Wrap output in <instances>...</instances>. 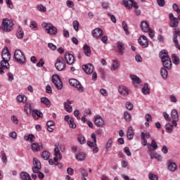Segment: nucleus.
I'll return each mask as SVG.
<instances>
[{
	"label": "nucleus",
	"mask_w": 180,
	"mask_h": 180,
	"mask_svg": "<svg viewBox=\"0 0 180 180\" xmlns=\"http://www.w3.org/2000/svg\"><path fill=\"white\" fill-rule=\"evenodd\" d=\"M2 60L0 65V74H4V70L9 68V60H11V53L6 47L3 49L1 53Z\"/></svg>",
	"instance_id": "nucleus-1"
},
{
	"label": "nucleus",
	"mask_w": 180,
	"mask_h": 180,
	"mask_svg": "<svg viewBox=\"0 0 180 180\" xmlns=\"http://www.w3.org/2000/svg\"><path fill=\"white\" fill-rule=\"evenodd\" d=\"M159 56L161 58L163 67L167 68V70H171L172 62H171V58H169V56H168V51H167V50H162L160 52Z\"/></svg>",
	"instance_id": "nucleus-2"
},
{
	"label": "nucleus",
	"mask_w": 180,
	"mask_h": 180,
	"mask_svg": "<svg viewBox=\"0 0 180 180\" xmlns=\"http://www.w3.org/2000/svg\"><path fill=\"white\" fill-rule=\"evenodd\" d=\"M41 26L43 29H45V32L48 33V34H57V29L53 24L50 22H43Z\"/></svg>",
	"instance_id": "nucleus-3"
},
{
	"label": "nucleus",
	"mask_w": 180,
	"mask_h": 180,
	"mask_svg": "<svg viewBox=\"0 0 180 180\" xmlns=\"http://www.w3.org/2000/svg\"><path fill=\"white\" fill-rule=\"evenodd\" d=\"M1 29L4 32H12L13 29V21H12V20L4 19Z\"/></svg>",
	"instance_id": "nucleus-4"
},
{
	"label": "nucleus",
	"mask_w": 180,
	"mask_h": 180,
	"mask_svg": "<svg viewBox=\"0 0 180 180\" xmlns=\"http://www.w3.org/2000/svg\"><path fill=\"white\" fill-rule=\"evenodd\" d=\"M14 58L18 64H25L26 63V57L22 52V51L17 49L14 53Z\"/></svg>",
	"instance_id": "nucleus-5"
},
{
	"label": "nucleus",
	"mask_w": 180,
	"mask_h": 180,
	"mask_svg": "<svg viewBox=\"0 0 180 180\" xmlns=\"http://www.w3.org/2000/svg\"><path fill=\"white\" fill-rule=\"evenodd\" d=\"M65 60L63 57H59L56 59L55 67L58 71H64L65 70Z\"/></svg>",
	"instance_id": "nucleus-6"
},
{
	"label": "nucleus",
	"mask_w": 180,
	"mask_h": 180,
	"mask_svg": "<svg viewBox=\"0 0 180 180\" xmlns=\"http://www.w3.org/2000/svg\"><path fill=\"white\" fill-rule=\"evenodd\" d=\"M69 84L71 85V86H75V88H77L79 92H84L85 91L81 83L75 79H70L69 80Z\"/></svg>",
	"instance_id": "nucleus-7"
},
{
	"label": "nucleus",
	"mask_w": 180,
	"mask_h": 180,
	"mask_svg": "<svg viewBox=\"0 0 180 180\" xmlns=\"http://www.w3.org/2000/svg\"><path fill=\"white\" fill-rule=\"evenodd\" d=\"M52 82L54 84L56 88L58 90L63 89V82H61V79L60 76L58 75H54L52 77Z\"/></svg>",
	"instance_id": "nucleus-8"
},
{
	"label": "nucleus",
	"mask_w": 180,
	"mask_h": 180,
	"mask_svg": "<svg viewBox=\"0 0 180 180\" xmlns=\"http://www.w3.org/2000/svg\"><path fill=\"white\" fill-rule=\"evenodd\" d=\"M178 36L180 37L179 28H174V32H173V42L174 43L175 47L180 51V45L179 42H178Z\"/></svg>",
	"instance_id": "nucleus-9"
},
{
	"label": "nucleus",
	"mask_w": 180,
	"mask_h": 180,
	"mask_svg": "<svg viewBox=\"0 0 180 180\" xmlns=\"http://www.w3.org/2000/svg\"><path fill=\"white\" fill-rule=\"evenodd\" d=\"M171 117L172 119L173 126L176 127V126H178V124L176 123V122L179 120V115H178V110H176V109L172 110L171 112Z\"/></svg>",
	"instance_id": "nucleus-10"
},
{
	"label": "nucleus",
	"mask_w": 180,
	"mask_h": 180,
	"mask_svg": "<svg viewBox=\"0 0 180 180\" xmlns=\"http://www.w3.org/2000/svg\"><path fill=\"white\" fill-rule=\"evenodd\" d=\"M33 165L34 166L32 167V172L34 174H37V172H39V171H40V169H41V164L40 163V161H39V160H37V158H33Z\"/></svg>",
	"instance_id": "nucleus-11"
},
{
	"label": "nucleus",
	"mask_w": 180,
	"mask_h": 180,
	"mask_svg": "<svg viewBox=\"0 0 180 180\" xmlns=\"http://www.w3.org/2000/svg\"><path fill=\"white\" fill-rule=\"evenodd\" d=\"M138 43L143 49H147V47H148V39H147V37L144 35L140 37L138 39Z\"/></svg>",
	"instance_id": "nucleus-12"
},
{
	"label": "nucleus",
	"mask_w": 180,
	"mask_h": 180,
	"mask_svg": "<svg viewBox=\"0 0 180 180\" xmlns=\"http://www.w3.org/2000/svg\"><path fill=\"white\" fill-rule=\"evenodd\" d=\"M169 18L171 20L170 25H169L170 27H178V25H179V20L178 19V18L174 17L173 13H169Z\"/></svg>",
	"instance_id": "nucleus-13"
},
{
	"label": "nucleus",
	"mask_w": 180,
	"mask_h": 180,
	"mask_svg": "<svg viewBox=\"0 0 180 180\" xmlns=\"http://www.w3.org/2000/svg\"><path fill=\"white\" fill-rule=\"evenodd\" d=\"M65 60L67 64H68V65H72V64H74V63L75 61L74 55L71 54L70 53H66L65 54Z\"/></svg>",
	"instance_id": "nucleus-14"
},
{
	"label": "nucleus",
	"mask_w": 180,
	"mask_h": 180,
	"mask_svg": "<svg viewBox=\"0 0 180 180\" xmlns=\"http://www.w3.org/2000/svg\"><path fill=\"white\" fill-rule=\"evenodd\" d=\"M91 34L94 39H101L103 36V30L101 28H96L92 31Z\"/></svg>",
	"instance_id": "nucleus-15"
},
{
	"label": "nucleus",
	"mask_w": 180,
	"mask_h": 180,
	"mask_svg": "<svg viewBox=\"0 0 180 180\" xmlns=\"http://www.w3.org/2000/svg\"><path fill=\"white\" fill-rule=\"evenodd\" d=\"M82 70L84 71L86 74H87V75H91V74L94 72V65L91 63L84 65L82 66Z\"/></svg>",
	"instance_id": "nucleus-16"
},
{
	"label": "nucleus",
	"mask_w": 180,
	"mask_h": 180,
	"mask_svg": "<svg viewBox=\"0 0 180 180\" xmlns=\"http://www.w3.org/2000/svg\"><path fill=\"white\" fill-rule=\"evenodd\" d=\"M94 123L97 127H103L105 126V121L101 115H96L94 120Z\"/></svg>",
	"instance_id": "nucleus-17"
},
{
	"label": "nucleus",
	"mask_w": 180,
	"mask_h": 180,
	"mask_svg": "<svg viewBox=\"0 0 180 180\" xmlns=\"http://www.w3.org/2000/svg\"><path fill=\"white\" fill-rule=\"evenodd\" d=\"M118 91L122 96H127V95H129V89L126 86H120L118 88Z\"/></svg>",
	"instance_id": "nucleus-18"
},
{
	"label": "nucleus",
	"mask_w": 180,
	"mask_h": 180,
	"mask_svg": "<svg viewBox=\"0 0 180 180\" xmlns=\"http://www.w3.org/2000/svg\"><path fill=\"white\" fill-rule=\"evenodd\" d=\"M117 49L118 53L121 54V56H123L124 54V50H126V49L124 48V44H123V42L122 41H117Z\"/></svg>",
	"instance_id": "nucleus-19"
},
{
	"label": "nucleus",
	"mask_w": 180,
	"mask_h": 180,
	"mask_svg": "<svg viewBox=\"0 0 180 180\" xmlns=\"http://www.w3.org/2000/svg\"><path fill=\"white\" fill-rule=\"evenodd\" d=\"M141 29L142 32H144L145 33H148L150 32V25H148V22L147 21H142L141 22Z\"/></svg>",
	"instance_id": "nucleus-20"
},
{
	"label": "nucleus",
	"mask_w": 180,
	"mask_h": 180,
	"mask_svg": "<svg viewBox=\"0 0 180 180\" xmlns=\"http://www.w3.org/2000/svg\"><path fill=\"white\" fill-rule=\"evenodd\" d=\"M91 139H93V142L87 141V145L90 148H94V147H96V135L95 134L92 133L91 135Z\"/></svg>",
	"instance_id": "nucleus-21"
},
{
	"label": "nucleus",
	"mask_w": 180,
	"mask_h": 180,
	"mask_svg": "<svg viewBox=\"0 0 180 180\" xmlns=\"http://www.w3.org/2000/svg\"><path fill=\"white\" fill-rule=\"evenodd\" d=\"M130 78L132 80L134 86H137V84H141V80H140V78L139 77L134 75H131Z\"/></svg>",
	"instance_id": "nucleus-22"
},
{
	"label": "nucleus",
	"mask_w": 180,
	"mask_h": 180,
	"mask_svg": "<svg viewBox=\"0 0 180 180\" xmlns=\"http://www.w3.org/2000/svg\"><path fill=\"white\" fill-rule=\"evenodd\" d=\"M32 150L35 153L37 151H41V150H43V145H39L37 143H34L32 144Z\"/></svg>",
	"instance_id": "nucleus-23"
},
{
	"label": "nucleus",
	"mask_w": 180,
	"mask_h": 180,
	"mask_svg": "<svg viewBox=\"0 0 180 180\" xmlns=\"http://www.w3.org/2000/svg\"><path fill=\"white\" fill-rule=\"evenodd\" d=\"M64 108L66 112L71 113V112H72V107L71 106V101L68 100L67 102L64 103Z\"/></svg>",
	"instance_id": "nucleus-24"
},
{
	"label": "nucleus",
	"mask_w": 180,
	"mask_h": 180,
	"mask_svg": "<svg viewBox=\"0 0 180 180\" xmlns=\"http://www.w3.org/2000/svg\"><path fill=\"white\" fill-rule=\"evenodd\" d=\"M148 148L150 151H154V150H157V148H158V145H157L155 140H153L151 141V144H148Z\"/></svg>",
	"instance_id": "nucleus-25"
},
{
	"label": "nucleus",
	"mask_w": 180,
	"mask_h": 180,
	"mask_svg": "<svg viewBox=\"0 0 180 180\" xmlns=\"http://www.w3.org/2000/svg\"><path fill=\"white\" fill-rule=\"evenodd\" d=\"M127 139L129 140H133L134 137V131L133 130V127H129L127 132Z\"/></svg>",
	"instance_id": "nucleus-26"
},
{
	"label": "nucleus",
	"mask_w": 180,
	"mask_h": 180,
	"mask_svg": "<svg viewBox=\"0 0 180 180\" xmlns=\"http://www.w3.org/2000/svg\"><path fill=\"white\" fill-rule=\"evenodd\" d=\"M133 1L134 0H122L124 6L127 9H131L133 8Z\"/></svg>",
	"instance_id": "nucleus-27"
},
{
	"label": "nucleus",
	"mask_w": 180,
	"mask_h": 180,
	"mask_svg": "<svg viewBox=\"0 0 180 180\" xmlns=\"http://www.w3.org/2000/svg\"><path fill=\"white\" fill-rule=\"evenodd\" d=\"M16 36L18 39H23V37L25 36V32H23V29H22V27L18 26Z\"/></svg>",
	"instance_id": "nucleus-28"
},
{
	"label": "nucleus",
	"mask_w": 180,
	"mask_h": 180,
	"mask_svg": "<svg viewBox=\"0 0 180 180\" xmlns=\"http://www.w3.org/2000/svg\"><path fill=\"white\" fill-rule=\"evenodd\" d=\"M83 51L85 54V56H86V57H91V47H89V46L88 45H84L83 46Z\"/></svg>",
	"instance_id": "nucleus-29"
},
{
	"label": "nucleus",
	"mask_w": 180,
	"mask_h": 180,
	"mask_svg": "<svg viewBox=\"0 0 180 180\" xmlns=\"http://www.w3.org/2000/svg\"><path fill=\"white\" fill-rule=\"evenodd\" d=\"M32 104L26 103L24 107V111L27 115H32Z\"/></svg>",
	"instance_id": "nucleus-30"
},
{
	"label": "nucleus",
	"mask_w": 180,
	"mask_h": 180,
	"mask_svg": "<svg viewBox=\"0 0 180 180\" xmlns=\"http://www.w3.org/2000/svg\"><path fill=\"white\" fill-rule=\"evenodd\" d=\"M41 116H43V113H41V112L37 110H32V117L34 119L37 120L39 117H41Z\"/></svg>",
	"instance_id": "nucleus-31"
},
{
	"label": "nucleus",
	"mask_w": 180,
	"mask_h": 180,
	"mask_svg": "<svg viewBox=\"0 0 180 180\" xmlns=\"http://www.w3.org/2000/svg\"><path fill=\"white\" fill-rule=\"evenodd\" d=\"M41 103H44V105H46L47 108H50L51 106V102H50V100L47 98L46 97H42L41 98Z\"/></svg>",
	"instance_id": "nucleus-32"
},
{
	"label": "nucleus",
	"mask_w": 180,
	"mask_h": 180,
	"mask_svg": "<svg viewBox=\"0 0 180 180\" xmlns=\"http://www.w3.org/2000/svg\"><path fill=\"white\" fill-rule=\"evenodd\" d=\"M119 62L117 60H112V64L111 65L110 70L111 71H116V70L119 69Z\"/></svg>",
	"instance_id": "nucleus-33"
},
{
	"label": "nucleus",
	"mask_w": 180,
	"mask_h": 180,
	"mask_svg": "<svg viewBox=\"0 0 180 180\" xmlns=\"http://www.w3.org/2000/svg\"><path fill=\"white\" fill-rule=\"evenodd\" d=\"M150 158L151 160H158V161H162V156L161 155H159L158 153H152L150 154Z\"/></svg>",
	"instance_id": "nucleus-34"
},
{
	"label": "nucleus",
	"mask_w": 180,
	"mask_h": 180,
	"mask_svg": "<svg viewBox=\"0 0 180 180\" xmlns=\"http://www.w3.org/2000/svg\"><path fill=\"white\" fill-rule=\"evenodd\" d=\"M172 60L175 65H178L180 63L179 57L176 56V54L175 53L172 55Z\"/></svg>",
	"instance_id": "nucleus-35"
},
{
	"label": "nucleus",
	"mask_w": 180,
	"mask_h": 180,
	"mask_svg": "<svg viewBox=\"0 0 180 180\" xmlns=\"http://www.w3.org/2000/svg\"><path fill=\"white\" fill-rule=\"evenodd\" d=\"M20 176L21 179L23 180H32V179L30 178V175H29V174H27V172H21Z\"/></svg>",
	"instance_id": "nucleus-36"
},
{
	"label": "nucleus",
	"mask_w": 180,
	"mask_h": 180,
	"mask_svg": "<svg viewBox=\"0 0 180 180\" xmlns=\"http://www.w3.org/2000/svg\"><path fill=\"white\" fill-rule=\"evenodd\" d=\"M16 99L17 102H19V103H22H22H25L27 98H26V96L19 95L17 96Z\"/></svg>",
	"instance_id": "nucleus-37"
},
{
	"label": "nucleus",
	"mask_w": 180,
	"mask_h": 180,
	"mask_svg": "<svg viewBox=\"0 0 180 180\" xmlns=\"http://www.w3.org/2000/svg\"><path fill=\"white\" fill-rule=\"evenodd\" d=\"M75 158L77 160H78V161H84V160H85V154L82 152L78 153Z\"/></svg>",
	"instance_id": "nucleus-38"
},
{
	"label": "nucleus",
	"mask_w": 180,
	"mask_h": 180,
	"mask_svg": "<svg viewBox=\"0 0 180 180\" xmlns=\"http://www.w3.org/2000/svg\"><path fill=\"white\" fill-rule=\"evenodd\" d=\"M165 129L167 131V133H172L174 130V124H171L169 123L166 124L165 125Z\"/></svg>",
	"instance_id": "nucleus-39"
},
{
	"label": "nucleus",
	"mask_w": 180,
	"mask_h": 180,
	"mask_svg": "<svg viewBox=\"0 0 180 180\" xmlns=\"http://www.w3.org/2000/svg\"><path fill=\"white\" fill-rule=\"evenodd\" d=\"M112 144H113V139L110 138L105 145V150L107 152H108L110 147H112Z\"/></svg>",
	"instance_id": "nucleus-40"
},
{
	"label": "nucleus",
	"mask_w": 180,
	"mask_h": 180,
	"mask_svg": "<svg viewBox=\"0 0 180 180\" xmlns=\"http://www.w3.org/2000/svg\"><path fill=\"white\" fill-rule=\"evenodd\" d=\"M160 74L164 79H167L168 77V71H167V69L165 68L161 69Z\"/></svg>",
	"instance_id": "nucleus-41"
},
{
	"label": "nucleus",
	"mask_w": 180,
	"mask_h": 180,
	"mask_svg": "<svg viewBox=\"0 0 180 180\" xmlns=\"http://www.w3.org/2000/svg\"><path fill=\"white\" fill-rule=\"evenodd\" d=\"M168 169L174 172V171H176V164L175 162H169L168 165Z\"/></svg>",
	"instance_id": "nucleus-42"
},
{
	"label": "nucleus",
	"mask_w": 180,
	"mask_h": 180,
	"mask_svg": "<svg viewBox=\"0 0 180 180\" xmlns=\"http://www.w3.org/2000/svg\"><path fill=\"white\" fill-rule=\"evenodd\" d=\"M55 151V158H57V160H61V153H60V149L56 146L54 149Z\"/></svg>",
	"instance_id": "nucleus-43"
},
{
	"label": "nucleus",
	"mask_w": 180,
	"mask_h": 180,
	"mask_svg": "<svg viewBox=\"0 0 180 180\" xmlns=\"http://www.w3.org/2000/svg\"><path fill=\"white\" fill-rule=\"evenodd\" d=\"M142 94H143V95H150V89H148L147 84H145L142 88Z\"/></svg>",
	"instance_id": "nucleus-44"
},
{
	"label": "nucleus",
	"mask_w": 180,
	"mask_h": 180,
	"mask_svg": "<svg viewBox=\"0 0 180 180\" xmlns=\"http://www.w3.org/2000/svg\"><path fill=\"white\" fill-rule=\"evenodd\" d=\"M124 118L126 120V122H131V115L127 111H125L124 112Z\"/></svg>",
	"instance_id": "nucleus-45"
},
{
	"label": "nucleus",
	"mask_w": 180,
	"mask_h": 180,
	"mask_svg": "<svg viewBox=\"0 0 180 180\" xmlns=\"http://www.w3.org/2000/svg\"><path fill=\"white\" fill-rule=\"evenodd\" d=\"M122 28L125 32V34L127 35L130 34V32H129V27H127V23H126V21L122 22Z\"/></svg>",
	"instance_id": "nucleus-46"
},
{
	"label": "nucleus",
	"mask_w": 180,
	"mask_h": 180,
	"mask_svg": "<svg viewBox=\"0 0 180 180\" xmlns=\"http://www.w3.org/2000/svg\"><path fill=\"white\" fill-rule=\"evenodd\" d=\"M68 124L71 129H75L77 127V124H75V122L74 121V118H70Z\"/></svg>",
	"instance_id": "nucleus-47"
},
{
	"label": "nucleus",
	"mask_w": 180,
	"mask_h": 180,
	"mask_svg": "<svg viewBox=\"0 0 180 180\" xmlns=\"http://www.w3.org/2000/svg\"><path fill=\"white\" fill-rule=\"evenodd\" d=\"M72 26L76 32L79 30V22H78V20H74L72 22Z\"/></svg>",
	"instance_id": "nucleus-48"
},
{
	"label": "nucleus",
	"mask_w": 180,
	"mask_h": 180,
	"mask_svg": "<svg viewBox=\"0 0 180 180\" xmlns=\"http://www.w3.org/2000/svg\"><path fill=\"white\" fill-rule=\"evenodd\" d=\"M38 11H39V12H47V8H46V6H43V4H39L37 6Z\"/></svg>",
	"instance_id": "nucleus-49"
},
{
	"label": "nucleus",
	"mask_w": 180,
	"mask_h": 180,
	"mask_svg": "<svg viewBox=\"0 0 180 180\" xmlns=\"http://www.w3.org/2000/svg\"><path fill=\"white\" fill-rule=\"evenodd\" d=\"M57 162H58V159H57V158H53V159L49 160V164L50 165H57Z\"/></svg>",
	"instance_id": "nucleus-50"
},
{
	"label": "nucleus",
	"mask_w": 180,
	"mask_h": 180,
	"mask_svg": "<svg viewBox=\"0 0 180 180\" xmlns=\"http://www.w3.org/2000/svg\"><path fill=\"white\" fill-rule=\"evenodd\" d=\"M41 157L44 160H49V158H50V153L49 151H44L41 154Z\"/></svg>",
	"instance_id": "nucleus-51"
},
{
	"label": "nucleus",
	"mask_w": 180,
	"mask_h": 180,
	"mask_svg": "<svg viewBox=\"0 0 180 180\" xmlns=\"http://www.w3.org/2000/svg\"><path fill=\"white\" fill-rule=\"evenodd\" d=\"M79 172L82 176V178H85V176H88V172L84 168L79 169Z\"/></svg>",
	"instance_id": "nucleus-52"
},
{
	"label": "nucleus",
	"mask_w": 180,
	"mask_h": 180,
	"mask_svg": "<svg viewBox=\"0 0 180 180\" xmlns=\"http://www.w3.org/2000/svg\"><path fill=\"white\" fill-rule=\"evenodd\" d=\"M141 139L142 140L141 143H142L143 146H148V145H147V139L146 138H144V132H141Z\"/></svg>",
	"instance_id": "nucleus-53"
},
{
	"label": "nucleus",
	"mask_w": 180,
	"mask_h": 180,
	"mask_svg": "<svg viewBox=\"0 0 180 180\" xmlns=\"http://www.w3.org/2000/svg\"><path fill=\"white\" fill-rule=\"evenodd\" d=\"M148 178L150 180H158V176L153 173H149Z\"/></svg>",
	"instance_id": "nucleus-54"
},
{
	"label": "nucleus",
	"mask_w": 180,
	"mask_h": 180,
	"mask_svg": "<svg viewBox=\"0 0 180 180\" xmlns=\"http://www.w3.org/2000/svg\"><path fill=\"white\" fill-rule=\"evenodd\" d=\"M6 4L10 9H13V3L12 2V0H6Z\"/></svg>",
	"instance_id": "nucleus-55"
},
{
	"label": "nucleus",
	"mask_w": 180,
	"mask_h": 180,
	"mask_svg": "<svg viewBox=\"0 0 180 180\" xmlns=\"http://www.w3.org/2000/svg\"><path fill=\"white\" fill-rule=\"evenodd\" d=\"M126 108L128 110H132L133 109V104L131 102L127 101L126 103Z\"/></svg>",
	"instance_id": "nucleus-56"
},
{
	"label": "nucleus",
	"mask_w": 180,
	"mask_h": 180,
	"mask_svg": "<svg viewBox=\"0 0 180 180\" xmlns=\"http://www.w3.org/2000/svg\"><path fill=\"white\" fill-rule=\"evenodd\" d=\"M34 139H35L34 135L29 134L26 140H28V141L33 143V141H34Z\"/></svg>",
	"instance_id": "nucleus-57"
},
{
	"label": "nucleus",
	"mask_w": 180,
	"mask_h": 180,
	"mask_svg": "<svg viewBox=\"0 0 180 180\" xmlns=\"http://www.w3.org/2000/svg\"><path fill=\"white\" fill-rule=\"evenodd\" d=\"M48 47L53 51L57 50V46L51 43L48 44Z\"/></svg>",
	"instance_id": "nucleus-58"
},
{
	"label": "nucleus",
	"mask_w": 180,
	"mask_h": 180,
	"mask_svg": "<svg viewBox=\"0 0 180 180\" xmlns=\"http://www.w3.org/2000/svg\"><path fill=\"white\" fill-rule=\"evenodd\" d=\"M30 27L31 29H37V24L35 22V21H31Z\"/></svg>",
	"instance_id": "nucleus-59"
},
{
	"label": "nucleus",
	"mask_w": 180,
	"mask_h": 180,
	"mask_svg": "<svg viewBox=\"0 0 180 180\" xmlns=\"http://www.w3.org/2000/svg\"><path fill=\"white\" fill-rule=\"evenodd\" d=\"M173 10L178 13L179 11H180L179 7L178 6V4H174L172 5Z\"/></svg>",
	"instance_id": "nucleus-60"
},
{
	"label": "nucleus",
	"mask_w": 180,
	"mask_h": 180,
	"mask_svg": "<svg viewBox=\"0 0 180 180\" xmlns=\"http://www.w3.org/2000/svg\"><path fill=\"white\" fill-rule=\"evenodd\" d=\"M46 94H52L53 90L51 89V85H46Z\"/></svg>",
	"instance_id": "nucleus-61"
},
{
	"label": "nucleus",
	"mask_w": 180,
	"mask_h": 180,
	"mask_svg": "<svg viewBox=\"0 0 180 180\" xmlns=\"http://www.w3.org/2000/svg\"><path fill=\"white\" fill-rule=\"evenodd\" d=\"M78 141L80 144H85V137L84 136H79Z\"/></svg>",
	"instance_id": "nucleus-62"
},
{
	"label": "nucleus",
	"mask_w": 180,
	"mask_h": 180,
	"mask_svg": "<svg viewBox=\"0 0 180 180\" xmlns=\"http://www.w3.org/2000/svg\"><path fill=\"white\" fill-rule=\"evenodd\" d=\"M158 5L159 6H165V0H157Z\"/></svg>",
	"instance_id": "nucleus-63"
},
{
	"label": "nucleus",
	"mask_w": 180,
	"mask_h": 180,
	"mask_svg": "<svg viewBox=\"0 0 180 180\" xmlns=\"http://www.w3.org/2000/svg\"><path fill=\"white\" fill-rule=\"evenodd\" d=\"M44 65V60L43 58L39 60V62L37 63V67H43Z\"/></svg>",
	"instance_id": "nucleus-64"
}]
</instances>
